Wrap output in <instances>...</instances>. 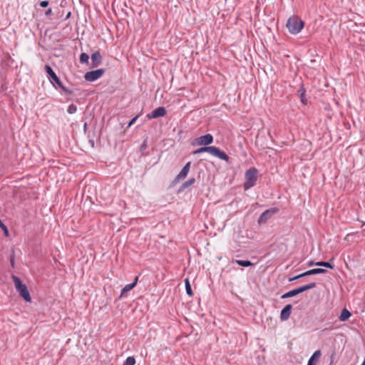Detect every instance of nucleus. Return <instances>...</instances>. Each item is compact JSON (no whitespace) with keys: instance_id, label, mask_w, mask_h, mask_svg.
<instances>
[{"instance_id":"nucleus-33","label":"nucleus","mask_w":365,"mask_h":365,"mask_svg":"<svg viewBox=\"0 0 365 365\" xmlns=\"http://www.w3.org/2000/svg\"><path fill=\"white\" fill-rule=\"evenodd\" d=\"M323 264H324V261H319L315 263L316 266L323 267Z\"/></svg>"},{"instance_id":"nucleus-27","label":"nucleus","mask_w":365,"mask_h":365,"mask_svg":"<svg viewBox=\"0 0 365 365\" xmlns=\"http://www.w3.org/2000/svg\"><path fill=\"white\" fill-rule=\"evenodd\" d=\"M139 115H135L134 118H133L128 123V128L130 127L132 125H133L137 119L138 118Z\"/></svg>"},{"instance_id":"nucleus-34","label":"nucleus","mask_w":365,"mask_h":365,"mask_svg":"<svg viewBox=\"0 0 365 365\" xmlns=\"http://www.w3.org/2000/svg\"><path fill=\"white\" fill-rule=\"evenodd\" d=\"M315 263H316V262H314L313 260H310V261H309V262H307V265H308L309 267H312V266H313V265H315Z\"/></svg>"},{"instance_id":"nucleus-17","label":"nucleus","mask_w":365,"mask_h":365,"mask_svg":"<svg viewBox=\"0 0 365 365\" xmlns=\"http://www.w3.org/2000/svg\"><path fill=\"white\" fill-rule=\"evenodd\" d=\"M298 95L300 97V101L304 105L307 104V99L306 98V89L303 85V83H301L300 88L298 91Z\"/></svg>"},{"instance_id":"nucleus-2","label":"nucleus","mask_w":365,"mask_h":365,"mask_svg":"<svg viewBox=\"0 0 365 365\" xmlns=\"http://www.w3.org/2000/svg\"><path fill=\"white\" fill-rule=\"evenodd\" d=\"M202 153H208L211 154L212 155L217 157L220 158V160H223L225 161H228L230 159V157L222 150H221L220 148L215 147V146H207L205 145L204 147H201L196 150L193 151V154H200Z\"/></svg>"},{"instance_id":"nucleus-4","label":"nucleus","mask_w":365,"mask_h":365,"mask_svg":"<svg viewBox=\"0 0 365 365\" xmlns=\"http://www.w3.org/2000/svg\"><path fill=\"white\" fill-rule=\"evenodd\" d=\"M245 181L243 183V188L247 190L255 186L258 178V170L256 168L252 167L249 168L245 174Z\"/></svg>"},{"instance_id":"nucleus-30","label":"nucleus","mask_w":365,"mask_h":365,"mask_svg":"<svg viewBox=\"0 0 365 365\" xmlns=\"http://www.w3.org/2000/svg\"><path fill=\"white\" fill-rule=\"evenodd\" d=\"M147 140H145L143 143L140 145V151H143L147 148Z\"/></svg>"},{"instance_id":"nucleus-32","label":"nucleus","mask_w":365,"mask_h":365,"mask_svg":"<svg viewBox=\"0 0 365 365\" xmlns=\"http://www.w3.org/2000/svg\"><path fill=\"white\" fill-rule=\"evenodd\" d=\"M52 14V9L51 8L48 9L46 12H45V15L46 16H50L51 14Z\"/></svg>"},{"instance_id":"nucleus-18","label":"nucleus","mask_w":365,"mask_h":365,"mask_svg":"<svg viewBox=\"0 0 365 365\" xmlns=\"http://www.w3.org/2000/svg\"><path fill=\"white\" fill-rule=\"evenodd\" d=\"M195 178H190L189 180H187V181H185L184 183H182L181 185V186L179 187L178 189V193L182 192L183 190H185L187 187L192 185L195 182Z\"/></svg>"},{"instance_id":"nucleus-6","label":"nucleus","mask_w":365,"mask_h":365,"mask_svg":"<svg viewBox=\"0 0 365 365\" xmlns=\"http://www.w3.org/2000/svg\"><path fill=\"white\" fill-rule=\"evenodd\" d=\"M316 287H317V284L315 282H311L309 284L301 286L299 287H297L296 289H292V290L286 292L285 294L282 295L281 298L287 299V298L292 297H294V296H296L299 294H301L304 292L314 289Z\"/></svg>"},{"instance_id":"nucleus-14","label":"nucleus","mask_w":365,"mask_h":365,"mask_svg":"<svg viewBox=\"0 0 365 365\" xmlns=\"http://www.w3.org/2000/svg\"><path fill=\"white\" fill-rule=\"evenodd\" d=\"M138 281V277H135L133 282L126 284L121 290L120 297H124L128 292L133 289L136 286Z\"/></svg>"},{"instance_id":"nucleus-12","label":"nucleus","mask_w":365,"mask_h":365,"mask_svg":"<svg viewBox=\"0 0 365 365\" xmlns=\"http://www.w3.org/2000/svg\"><path fill=\"white\" fill-rule=\"evenodd\" d=\"M91 58L92 68H96L102 63L103 57L99 51L93 53Z\"/></svg>"},{"instance_id":"nucleus-20","label":"nucleus","mask_w":365,"mask_h":365,"mask_svg":"<svg viewBox=\"0 0 365 365\" xmlns=\"http://www.w3.org/2000/svg\"><path fill=\"white\" fill-rule=\"evenodd\" d=\"M236 264H237L239 266L248 267L252 266L254 264L250 262V260H242V259H237L235 261Z\"/></svg>"},{"instance_id":"nucleus-15","label":"nucleus","mask_w":365,"mask_h":365,"mask_svg":"<svg viewBox=\"0 0 365 365\" xmlns=\"http://www.w3.org/2000/svg\"><path fill=\"white\" fill-rule=\"evenodd\" d=\"M327 270L322 268H314L303 272L304 277L327 273Z\"/></svg>"},{"instance_id":"nucleus-22","label":"nucleus","mask_w":365,"mask_h":365,"mask_svg":"<svg viewBox=\"0 0 365 365\" xmlns=\"http://www.w3.org/2000/svg\"><path fill=\"white\" fill-rule=\"evenodd\" d=\"M79 61L81 63L88 64L89 61V56L86 53H82L80 55Z\"/></svg>"},{"instance_id":"nucleus-28","label":"nucleus","mask_w":365,"mask_h":365,"mask_svg":"<svg viewBox=\"0 0 365 365\" xmlns=\"http://www.w3.org/2000/svg\"><path fill=\"white\" fill-rule=\"evenodd\" d=\"M39 5L42 8H46V7H47L49 5V1L48 0L41 1L39 3Z\"/></svg>"},{"instance_id":"nucleus-24","label":"nucleus","mask_w":365,"mask_h":365,"mask_svg":"<svg viewBox=\"0 0 365 365\" xmlns=\"http://www.w3.org/2000/svg\"><path fill=\"white\" fill-rule=\"evenodd\" d=\"M333 262H334V258L332 257L331 259H329V261L324 262V264H323V267L333 269L334 268Z\"/></svg>"},{"instance_id":"nucleus-8","label":"nucleus","mask_w":365,"mask_h":365,"mask_svg":"<svg viewBox=\"0 0 365 365\" xmlns=\"http://www.w3.org/2000/svg\"><path fill=\"white\" fill-rule=\"evenodd\" d=\"M106 72L105 68H99L85 73L84 78L89 82H93L100 78Z\"/></svg>"},{"instance_id":"nucleus-23","label":"nucleus","mask_w":365,"mask_h":365,"mask_svg":"<svg viewBox=\"0 0 365 365\" xmlns=\"http://www.w3.org/2000/svg\"><path fill=\"white\" fill-rule=\"evenodd\" d=\"M135 359L133 356H128L123 362V365H135Z\"/></svg>"},{"instance_id":"nucleus-3","label":"nucleus","mask_w":365,"mask_h":365,"mask_svg":"<svg viewBox=\"0 0 365 365\" xmlns=\"http://www.w3.org/2000/svg\"><path fill=\"white\" fill-rule=\"evenodd\" d=\"M44 69L48 75V78L49 79L50 82L53 85V86H55L56 88H60L65 93H73V91L69 90L63 86V83L61 81L59 78L57 76L56 73L53 71V70L49 65H46Z\"/></svg>"},{"instance_id":"nucleus-10","label":"nucleus","mask_w":365,"mask_h":365,"mask_svg":"<svg viewBox=\"0 0 365 365\" xmlns=\"http://www.w3.org/2000/svg\"><path fill=\"white\" fill-rule=\"evenodd\" d=\"M212 142L213 136L211 134L207 133L196 138L195 143H193L192 145H208L212 143Z\"/></svg>"},{"instance_id":"nucleus-26","label":"nucleus","mask_w":365,"mask_h":365,"mask_svg":"<svg viewBox=\"0 0 365 365\" xmlns=\"http://www.w3.org/2000/svg\"><path fill=\"white\" fill-rule=\"evenodd\" d=\"M10 264L12 268H14L15 267V256H14V252H12V254L10 255Z\"/></svg>"},{"instance_id":"nucleus-1","label":"nucleus","mask_w":365,"mask_h":365,"mask_svg":"<svg viewBox=\"0 0 365 365\" xmlns=\"http://www.w3.org/2000/svg\"><path fill=\"white\" fill-rule=\"evenodd\" d=\"M304 26V21L297 15H292L290 16L286 24V27L289 32L294 35L299 34Z\"/></svg>"},{"instance_id":"nucleus-25","label":"nucleus","mask_w":365,"mask_h":365,"mask_svg":"<svg viewBox=\"0 0 365 365\" xmlns=\"http://www.w3.org/2000/svg\"><path fill=\"white\" fill-rule=\"evenodd\" d=\"M76 110H77V106L74 104L69 105L68 107V109H67V112L69 114H73L76 112Z\"/></svg>"},{"instance_id":"nucleus-29","label":"nucleus","mask_w":365,"mask_h":365,"mask_svg":"<svg viewBox=\"0 0 365 365\" xmlns=\"http://www.w3.org/2000/svg\"><path fill=\"white\" fill-rule=\"evenodd\" d=\"M302 277H304V274H303V273L299 274H298V275H297V276H295V277H294L289 278V282H292V281H294V280L299 279H300V278H302Z\"/></svg>"},{"instance_id":"nucleus-5","label":"nucleus","mask_w":365,"mask_h":365,"mask_svg":"<svg viewBox=\"0 0 365 365\" xmlns=\"http://www.w3.org/2000/svg\"><path fill=\"white\" fill-rule=\"evenodd\" d=\"M11 278L15 285L16 291L19 293V295L26 302H30L31 297L26 284H23L21 279L12 274Z\"/></svg>"},{"instance_id":"nucleus-21","label":"nucleus","mask_w":365,"mask_h":365,"mask_svg":"<svg viewBox=\"0 0 365 365\" xmlns=\"http://www.w3.org/2000/svg\"><path fill=\"white\" fill-rule=\"evenodd\" d=\"M185 290L186 293L188 296L192 297L193 296V292L191 288V285L189 281V279H185Z\"/></svg>"},{"instance_id":"nucleus-35","label":"nucleus","mask_w":365,"mask_h":365,"mask_svg":"<svg viewBox=\"0 0 365 365\" xmlns=\"http://www.w3.org/2000/svg\"><path fill=\"white\" fill-rule=\"evenodd\" d=\"M71 11H68L65 17V20L69 19L71 17Z\"/></svg>"},{"instance_id":"nucleus-9","label":"nucleus","mask_w":365,"mask_h":365,"mask_svg":"<svg viewBox=\"0 0 365 365\" xmlns=\"http://www.w3.org/2000/svg\"><path fill=\"white\" fill-rule=\"evenodd\" d=\"M190 165L191 162L187 163L181 171L177 175V176L174 178V180L172 181L170 186H174L175 184H177L180 180L185 179L190 169Z\"/></svg>"},{"instance_id":"nucleus-36","label":"nucleus","mask_w":365,"mask_h":365,"mask_svg":"<svg viewBox=\"0 0 365 365\" xmlns=\"http://www.w3.org/2000/svg\"><path fill=\"white\" fill-rule=\"evenodd\" d=\"M91 144H92V146H93V147L94 146V142H93V140H91Z\"/></svg>"},{"instance_id":"nucleus-11","label":"nucleus","mask_w":365,"mask_h":365,"mask_svg":"<svg viewBox=\"0 0 365 365\" xmlns=\"http://www.w3.org/2000/svg\"><path fill=\"white\" fill-rule=\"evenodd\" d=\"M166 109L163 106H160L155 110H153L150 113H148L146 118L149 120L153 118H158L160 117H163L166 115Z\"/></svg>"},{"instance_id":"nucleus-13","label":"nucleus","mask_w":365,"mask_h":365,"mask_svg":"<svg viewBox=\"0 0 365 365\" xmlns=\"http://www.w3.org/2000/svg\"><path fill=\"white\" fill-rule=\"evenodd\" d=\"M292 309V304H287L282 310L280 313V319L282 321H286L287 320L291 315Z\"/></svg>"},{"instance_id":"nucleus-19","label":"nucleus","mask_w":365,"mask_h":365,"mask_svg":"<svg viewBox=\"0 0 365 365\" xmlns=\"http://www.w3.org/2000/svg\"><path fill=\"white\" fill-rule=\"evenodd\" d=\"M351 316V312L346 308H344L341 310V314L339 316V320L341 322L346 321Z\"/></svg>"},{"instance_id":"nucleus-31","label":"nucleus","mask_w":365,"mask_h":365,"mask_svg":"<svg viewBox=\"0 0 365 365\" xmlns=\"http://www.w3.org/2000/svg\"><path fill=\"white\" fill-rule=\"evenodd\" d=\"M0 228H1L5 234L6 236L9 235V230L5 224H4V226H1Z\"/></svg>"},{"instance_id":"nucleus-7","label":"nucleus","mask_w":365,"mask_h":365,"mask_svg":"<svg viewBox=\"0 0 365 365\" xmlns=\"http://www.w3.org/2000/svg\"><path fill=\"white\" fill-rule=\"evenodd\" d=\"M279 209L277 207L264 211L258 218L257 223L261 225L265 224L274 215L278 213Z\"/></svg>"},{"instance_id":"nucleus-16","label":"nucleus","mask_w":365,"mask_h":365,"mask_svg":"<svg viewBox=\"0 0 365 365\" xmlns=\"http://www.w3.org/2000/svg\"><path fill=\"white\" fill-rule=\"evenodd\" d=\"M322 353L320 350H317L309 358L307 365H316L321 357Z\"/></svg>"}]
</instances>
